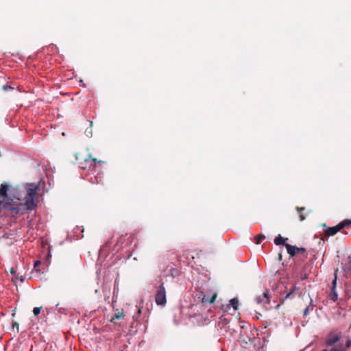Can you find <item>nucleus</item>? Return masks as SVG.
<instances>
[{
  "label": "nucleus",
  "mask_w": 351,
  "mask_h": 351,
  "mask_svg": "<svg viewBox=\"0 0 351 351\" xmlns=\"http://www.w3.org/2000/svg\"><path fill=\"white\" fill-rule=\"evenodd\" d=\"M38 189V185L35 184H29L27 187V194L25 197V202L28 210H34L36 207L34 203V197Z\"/></svg>",
  "instance_id": "f257e3e1"
},
{
  "label": "nucleus",
  "mask_w": 351,
  "mask_h": 351,
  "mask_svg": "<svg viewBox=\"0 0 351 351\" xmlns=\"http://www.w3.org/2000/svg\"><path fill=\"white\" fill-rule=\"evenodd\" d=\"M77 160L78 166L81 169L88 171H95L97 163L101 164V162H103V161L101 160H97V158H91L90 154H88L86 158H85L83 160H80L77 157Z\"/></svg>",
  "instance_id": "f03ea898"
},
{
  "label": "nucleus",
  "mask_w": 351,
  "mask_h": 351,
  "mask_svg": "<svg viewBox=\"0 0 351 351\" xmlns=\"http://www.w3.org/2000/svg\"><path fill=\"white\" fill-rule=\"evenodd\" d=\"M351 225V219H345L340 223H339L337 226L332 227H328L324 230V235L326 237H332L335 235L338 232L341 231L344 228H346Z\"/></svg>",
  "instance_id": "7ed1b4c3"
},
{
  "label": "nucleus",
  "mask_w": 351,
  "mask_h": 351,
  "mask_svg": "<svg viewBox=\"0 0 351 351\" xmlns=\"http://www.w3.org/2000/svg\"><path fill=\"white\" fill-rule=\"evenodd\" d=\"M155 288L156 289L155 295V302L156 304L165 306L167 304V298L164 282H161L159 286H156Z\"/></svg>",
  "instance_id": "20e7f679"
},
{
  "label": "nucleus",
  "mask_w": 351,
  "mask_h": 351,
  "mask_svg": "<svg viewBox=\"0 0 351 351\" xmlns=\"http://www.w3.org/2000/svg\"><path fill=\"white\" fill-rule=\"evenodd\" d=\"M10 186L6 183H3L1 184L0 187V213L2 211V208L5 207L6 208H9L8 206L3 204L5 199L8 197V191L9 189Z\"/></svg>",
  "instance_id": "39448f33"
},
{
  "label": "nucleus",
  "mask_w": 351,
  "mask_h": 351,
  "mask_svg": "<svg viewBox=\"0 0 351 351\" xmlns=\"http://www.w3.org/2000/svg\"><path fill=\"white\" fill-rule=\"evenodd\" d=\"M341 337V332H332L329 333L328 335L327 336L325 343L327 346H332L335 345L337 342H338Z\"/></svg>",
  "instance_id": "423d86ee"
},
{
  "label": "nucleus",
  "mask_w": 351,
  "mask_h": 351,
  "mask_svg": "<svg viewBox=\"0 0 351 351\" xmlns=\"http://www.w3.org/2000/svg\"><path fill=\"white\" fill-rule=\"evenodd\" d=\"M285 247L288 254L291 257L295 256L297 254L304 253L306 252V248L304 247H298L297 246L291 245L290 244H285Z\"/></svg>",
  "instance_id": "0eeeda50"
},
{
  "label": "nucleus",
  "mask_w": 351,
  "mask_h": 351,
  "mask_svg": "<svg viewBox=\"0 0 351 351\" xmlns=\"http://www.w3.org/2000/svg\"><path fill=\"white\" fill-rule=\"evenodd\" d=\"M217 298V294H213L210 298H208L206 294L200 291L199 293L198 298L202 300V304H212L215 302V299Z\"/></svg>",
  "instance_id": "6e6552de"
},
{
  "label": "nucleus",
  "mask_w": 351,
  "mask_h": 351,
  "mask_svg": "<svg viewBox=\"0 0 351 351\" xmlns=\"http://www.w3.org/2000/svg\"><path fill=\"white\" fill-rule=\"evenodd\" d=\"M338 271V269H336L335 272V277L332 282V293L330 295V299L333 301H336L337 300V293L336 292V285H337V273Z\"/></svg>",
  "instance_id": "1a4fd4ad"
},
{
  "label": "nucleus",
  "mask_w": 351,
  "mask_h": 351,
  "mask_svg": "<svg viewBox=\"0 0 351 351\" xmlns=\"http://www.w3.org/2000/svg\"><path fill=\"white\" fill-rule=\"evenodd\" d=\"M256 300L258 303L263 302L264 304H269L270 302L267 292H265L262 296L257 297Z\"/></svg>",
  "instance_id": "9d476101"
},
{
  "label": "nucleus",
  "mask_w": 351,
  "mask_h": 351,
  "mask_svg": "<svg viewBox=\"0 0 351 351\" xmlns=\"http://www.w3.org/2000/svg\"><path fill=\"white\" fill-rule=\"evenodd\" d=\"M125 317V314L123 311H118L117 313H114V315L110 319V322L112 323H114L115 319H120Z\"/></svg>",
  "instance_id": "9b49d317"
},
{
  "label": "nucleus",
  "mask_w": 351,
  "mask_h": 351,
  "mask_svg": "<svg viewBox=\"0 0 351 351\" xmlns=\"http://www.w3.org/2000/svg\"><path fill=\"white\" fill-rule=\"evenodd\" d=\"M274 243L276 245H283L285 246V244H287L285 242V239L281 237L280 234H279L278 237H276L274 239Z\"/></svg>",
  "instance_id": "f8f14e48"
},
{
  "label": "nucleus",
  "mask_w": 351,
  "mask_h": 351,
  "mask_svg": "<svg viewBox=\"0 0 351 351\" xmlns=\"http://www.w3.org/2000/svg\"><path fill=\"white\" fill-rule=\"evenodd\" d=\"M230 304L232 305L234 310L238 308L239 300L237 298H232L230 300Z\"/></svg>",
  "instance_id": "ddd939ff"
},
{
  "label": "nucleus",
  "mask_w": 351,
  "mask_h": 351,
  "mask_svg": "<svg viewBox=\"0 0 351 351\" xmlns=\"http://www.w3.org/2000/svg\"><path fill=\"white\" fill-rule=\"evenodd\" d=\"M305 210L304 208H297V210L299 213V217H300V221H303L305 219V216L303 214V211Z\"/></svg>",
  "instance_id": "4468645a"
},
{
  "label": "nucleus",
  "mask_w": 351,
  "mask_h": 351,
  "mask_svg": "<svg viewBox=\"0 0 351 351\" xmlns=\"http://www.w3.org/2000/svg\"><path fill=\"white\" fill-rule=\"evenodd\" d=\"M265 239V236L263 234H258L255 237L256 244H260L261 241Z\"/></svg>",
  "instance_id": "2eb2a0df"
},
{
  "label": "nucleus",
  "mask_w": 351,
  "mask_h": 351,
  "mask_svg": "<svg viewBox=\"0 0 351 351\" xmlns=\"http://www.w3.org/2000/svg\"><path fill=\"white\" fill-rule=\"evenodd\" d=\"M295 289L296 288L294 287L293 289H291V291L286 295L285 298L282 300V302H284V301L286 299L289 298L293 295V293L295 291Z\"/></svg>",
  "instance_id": "dca6fc26"
},
{
  "label": "nucleus",
  "mask_w": 351,
  "mask_h": 351,
  "mask_svg": "<svg viewBox=\"0 0 351 351\" xmlns=\"http://www.w3.org/2000/svg\"><path fill=\"white\" fill-rule=\"evenodd\" d=\"M351 347V339H348L347 341H346V345H345V348H339V350H341V349H345L346 351L347 348ZM337 349H339V348H337Z\"/></svg>",
  "instance_id": "f3484780"
},
{
  "label": "nucleus",
  "mask_w": 351,
  "mask_h": 351,
  "mask_svg": "<svg viewBox=\"0 0 351 351\" xmlns=\"http://www.w3.org/2000/svg\"><path fill=\"white\" fill-rule=\"evenodd\" d=\"M41 306L40 307H34V309H33V313L35 316H38L40 313V309H41Z\"/></svg>",
  "instance_id": "a211bd4d"
},
{
  "label": "nucleus",
  "mask_w": 351,
  "mask_h": 351,
  "mask_svg": "<svg viewBox=\"0 0 351 351\" xmlns=\"http://www.w3.org/2000/svg\"><path fill=\"white\" fill-rule=\"evenodd\" d=\"M322 351H346L345 349H337L336 347L332 348L330 350H323Z\"/></svg>",
  "instance_id": "6ab92c4d"
},
{
  "label": "nucleus",
  "mask_w": 351,
  "mask_h": 351,
  "mask_svg": "<svg viewBox=\"0 0 351 351\" xmlns=\"http://www.w3.org/2000/svg\"><path fill=\"white\" fill-rule=\"evenodd\" d=\"M2 89L3 90H13V88L8 85H3L2 86Z\"/></svg>",
  "instance_id": "aec40b11"
},
{
  "label": "nucleus",
  "mask_w": 351,
  "mask_h": 351,
  "mask_svg": "<svg viewBox=\"0 0 351 351\" xmlns=\"http://www.w3.org/2000/svg\"><path fill=\"white\" fill-rule=\"evenodd\" d=\"M309 312V306H307L304 311V316H306Z\"/></svg>",
  "instance_id": "412c9836"
},
{
  "label": "nucleus",
  "mask_w": 351,
  "mask_h": 351,
  "mask_svg": "<svg viewBox=\"0 0 351 351\" xmlns=\"http://www.w3.org/2000/svg\"><path fill=\"white\" fill-rule=\"evenodd\" d=\"M40 265V261H36L35 263H34V267H38L39 265Z\"/></svg>",
  "instance_id": "4be33fe9"
},
{
  "label": "nucleus",
  "mask_w": 351,
  "mask_h": 351,
  "mask_svg": "<svg viewBox=\"0 0 351 351\" xmlns=\"http://www.w3.org/2000/svg\"><path fill=\"white\" fill-rule=\"evenodd\" d=\"M12 326H13V328H14V327H15V326H16V327L18 328V327H19V324H17L16 322H15V323H14V324H12Z\"/></svg>",
  "instance_id": "5701e85b"
},
{
  "label": "nucleus",
  "mask_w": 351,
  "mask_h": 351,
  "mask_svg": "<svg viewBox=\"0 0 351 351\" xmlns=\"http://www.w3.org/2000/svg\"><path fill=\"white\" fill-rule=\"evenodd\" d=\"M307 278V276L306 274H305L304 276H303V277H302V279H306Z\"/></svg>",
  "instance_id": "b1692460"
}]
</instances>
